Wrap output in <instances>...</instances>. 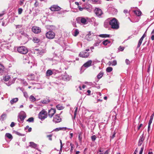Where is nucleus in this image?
Instances as JSON below:
<instances>
[{
  "instance_id": "1",
  "label": "nucleus",
  "mask_w": 154,
  "mask_h": 154,
  "mask_svg": "<svg viewBox=\"0 0 154 154\" xmlns=\"http://www.w3.org/2000/svg\"><path fill=\"white\" fill-rule=\"evenodd\" d=\"M109 24L112 29H117L119 28V23L117 20H110Z\"/></svg>"
},
{
  "instance_id": "2",
  "label": "nucleus",
  "mask_w": 154,
  "mask_h": 154,
  "mask_svg": "<svg viewBox=\"0 0 154 154\" xmlns=\"http://www.w3.org/2000/svg\"><path fill=\"white\" fill-rule=\"evenodd\" d=\"M38 118L42 121L44 120L47 117V113L45 110H42L38 115Z\"/></svg>"
},
{
  "instance_id": "3",
  "label": "nucleus",
  "mask_w": 154,
  "mask_h": 154,
  "mask_svg": "<svg viewBox=\"0 0 154 154\" xmlns=\"http://www.w3.org/2000/svg\"><path fill=\"white\" fill-rule=\"evenodd\" d=\"M26 117V115L25 113L23 111L21 112L18 116V121L19 122L23 123Z\"/></svg>"
},
{
  "instance_id": "4",
  "label": "nucleus",
  "mask_w": 154,
  "mask_h": 154,
  "mask_svg": "<svg viewBox=\"0 0 154 154\" xmlns=\"http://www.w3.org/2000/svg\"><path fill=\"white\" fill-rule=\"evenodd\" d=\"M17 51L19 53L23 54H26L28 51L27 48L24 46L18 47Z\"/></svg>"
},
{
  "instance_id": "5",
  "label": "nucleus",
  "mask_w": 154,
  "mask_h": 154,
  "mask_svg": "<svg viewBox=\"0 0 154 154\" xmlns=\"http://www.w3.org/2000/svg\"><path fill=\"white\" fill-rule=\"evenodd\" d=\"M45 35L48 38L52 39L54 38L55 34V33L52 31H49L46 33Z\"/></svg>"
},
{
  "instance_id": "6",
  "label": "nucleus",
  "mask_w": 154,
  "mask_h": 154,
  "mask_svg": "<svg viewBox=\"0 0 154 154\" xmlns=\"http://www.w3.org/2000/svg\"><path fill=\"white\" fill-rule=\"evenodd\" d=\"M60 114L55 115L53 118V121L55 123H58L61 121L62 119L60 115Z\"/></svg>"
},
{
  "instance_id": "7",
  "label": "nucleus",
  "mask_w": 154,
  "mask_h": 154,
  "mask_svg": "<svg viewBox=\"0 0 154 154\" xmlns=\"http://www.w3.org/2000/svg\"><path fill=\"white\" fill-rule=\"evenodd\" d=\"M34 51L37 54L42 55L46 52V50L45 49H43L42 48H35L34 49Z\"/></svg>"
},
{
  "instance_id": "8",
  "label": "nucleus",
  "mask_w": 154,
  "mask_h": 154,
  "mask_svg": "<svg viewBox=\"0 0 154 154\" xmlns=\"http://www.w3.org/2000/svg\"><path fill=\"white\" fill-rule=\"evenodd\" d=\"M94 35V34L91 31L88 32V34L85 36V39L88 41H90L92 40L93 36Z\"/></svg>"
},
{
  "instance_id": "9",
  "label": "nucleus",
  "mask_w": 154,
  "mask_h": 154,
  "mask_svg": "<svg viewBox=\"0 0 154 154\" xmlns=\"http://www.w3.org/2000/svg\"><path fill=\"white\" fill-rule=\"evenodd\" d=\"M58 70H56L55 69H53L52 70L51 69H48L46 72V75L47 76H49L53 74H55L58 72Z\"/></svg>"
},
{
  "instance_id": "10",
  "label": "nucleus",
  "mask_w": 154,
  "mask_h": 154,
  "mask_svg": "<svg viewBox=\"0 0 154 154\" xmlns=\"http://www.w3.org/2000/svg\"><path fill=\"white\" fill-rule=\"evenodd\" d=\"M94 12L96 15L99 17H100L103 13L102 10L98 8H96L94 10Z\"/></svg>"
},
{
  "instance_id": "11",
  "label": "nucleus",
  "mask_w": 154,
  "mask_h": 154,
  "mask_svg": "<svg viewBox=\"0 0 154 154\" xmlns=\"http://www.w3.org/2000/svg\"><path fill=\"white\" fill-rule=\"evenodd\" d=\"M32 31L35 33L38 34L41 32L40 28L36 26H33L32 28Z\"/></svg>"
},
{
  "instance_id": "12",
  "label": "nucleus",
  "mask_w": 154,
  "mask_h": 154,
  "mask_svg": "<svg viewBox=\"0 0 154 154\" xmlns=\"http://www.w3.org/2000/svg\"><path fill=\"white\" fill-rule=\"evenodd\" d=\"M55 113V109L52 108L50 110H49L48 111V116L50 118H52Z\"/></svg>"
},
{
  "instance_id": "13",
  "label": "nucleus",
  "mask_w": 154,
  "mask_h": 154,
  "mask_svg": "<svg viewBox=\"0 0 154 154\" xmlns=\"http://www.w3.org/2000/svg\"><path fill=\"white\" fill-rule=\"evenodd\" d=\"M89 53L87 52L83 51L79 54V56L83 58H87L89 55Z\"/></svg>"
},
{
  "instance_id": "14",
  "label": "nucleus",
  "mask_w": 154,
  "mask_h": 154,
  "mask_svg": "<svg viewBox=\"0 0 154 154\" xmlns=\"http://www.w3.org/2000/svg\"><path fill=\"white\" fill-rule=\"evenodd\" d=\"M50 8L52 11H58L61 9L60 7L56 5L51 6Z\"/></svg>"
},
{
  "instance_id": "15",
  "label": "nucleus",
  "mask_w": 154,
  "mask_h": 154,
  "mask_svg": "<svg viewBox=\"0 0 154 154\" xmlns=\"http://www.w3.org/2000/svg\"><path fill=\"white\" fill-rule=\"evenodd\" d=\"M92 63V62L91 60H89L83 64L82 68H83L84 67L86 68H88L91 65Z\"/></svg>"
},
{
  "instance_id": "16",
  "label": "nucleus",
  "mask_w": 154,
  "mask_h": 154,
  "mask_svg": "<svg viewBox=\"0 0 154 154\" xmlns=\"http://www.w3.org/2000/svg\"><path fill=\"white\" fill-rule=\"evenodd\" d=\"M144 140V138L143 137V134H142L140 137L139 139L138 146H140L142 144Z\"/></svg>"
},
{
  "instance_id": "17",
  "label": "nucleus",
  "mask_w": 154,
  "mask_h": 154,
  "mask_svg": "<svg viewBox=\"0 0 154 154\" xmlns=\"http://www.w3.org/2000/svg\"><path fill=\"white\" fill-rule=\"evenodd\" d=\"M62 79L64 81H68L71 79V76H70L66 74L63 75Z\"/></svg>"
},
{
  "instance_id": "18",
  "label": "nucleus",
  "mask_w": 154,
  "mask_h": 154,
  "mask_svg": "<svg viewBox=\"0 0 154 154\" xmlns=\"http://www.w3.org/2000/svg\"><path fill=\"white\" fill-rule=\"evenodd\" d=\"M50 102V100L49 99V97H46L44 98L43 100H42L41 103L44 104H46Z\"/></svg>"
},
{
  "instance_id": "19",
  "label": "nucleus",
  "mask_w": 154,
  "mask_h": 154,
  "mask_svg": "<svg viewBox=\"0 0 154 154\" xmlns=\"http://www.w3.org/2000/svg\"><path fill=\"white\" fill-rule=\"evenodd\" d=\"M78 23L81 24H86L88 23L87 20H76Z\"/></svg>"
},
{
  "instance_id": "20",
  "label": "nucleus",
  "mask_w": 154,
  "mask_h": 154,
  "mask_svg": "<svg viewBox=\"0 0 154 154\" xmlns=\"http://www.w3.org/2000/svg\"><path fill=\"white\" fill-rule=\"evenodd\" d=\"M133 11L134 12V13L138 17L140 16L142 14V12L139 10Z\"/></svg>"
},
{
  "instance_id": "21",
  "label": "nucleus",
  "mask_w": 154,
  "mask_h": 154,
  "mask_svg": "<svg viewBox=\"0 0 154 154\" xmlns=\"http://www.w3.org/2000/svg\"><path fill=\"white\" fill-rule=\"evenodd\" d=\"M84 9L88 11L91 12L92 10V6L91 5H90L88 7L86 6L85 7Z\"/></svg>"
},
{
  "instance_id": "22",
  "label": "nucleus",
  "mask_w": 154,
  "mask_h": 154,
  "mask_svg": "<svg viewBox=\"0 0 154 154\" xmlns=\"http://www.w3.org/2000/svg\"><path fill=\"white\" fill-rule=\"evenodd\" d=\"M18 100V98H15L12 99L11 100H10V103L12 105L14 103H15L17 102Z\"/></svg>"
},
{
  "instance_id": "23",
  "label": "nucleus",
  "mask_w": 154,
  "mask_h": 154,
  "mask_svg": "<svg viewBox=\"0 0 154 154\" xmlns=\"http://www.w3.org/2000/svg\"><path fill=\"white\" fill-rule=\"evenodd\" d=\"M47 28L49 29V31H52L56 29V27L53 25L48 26Z\"/></svg>"
},
{
  "instance_id": "24",
  "label": "nucleus",
  "mask_w": 154,
  "mask_h": 154,
  "mask_svg": "<svg viewBox=\"0 0 154 154\" xmlns=\"http://www.w3.org/2000/svg\"><path fill=\"white\" fill-rule=\"evenodd\" d=\"M32 41L34 43H38L40 42V40L38 38L35 37L33 38Z\"/></svg>"
},
{
  "instance_id": "25",
  "label": "nucleus",
  "mask_w": 154,
  "mask_h": 154,
  "mask_svg": "<svg viewBox=\"0 0 154 154\" xmlns=\"http://www.w3.org/2000/svg\"><path fill=\"white\" fill-rule=\"evenodd\" d=\"M79 33V30L77 29H75L74 31L73 35L75 36H76Z\"/></svg>"
},
{
  "instance_id": "26",
  "label": "nucleus",
  "mask_w": 154,
  "mask_h": 154,
  "mask_svg": "<svg viewBox=\"0 0 154 154\" xmlns=\"http://www.w3.org/2000/svg\"><path fill=\"white\" fill-rule=\"evenodd\" d=\"M56 107L57 109L60 110L63 109L64 108V107L60 105L59 104L56 106Z\"/></svg>"
},
{
  "instance_id": "27",
  "label": "nucleus",
  "mask_w": 154,
  "mask_h": 154,
  "mask_svg": "<svg viewBox=\"0 0 154 154\" xmlns=\"http://www.w3.org/2000/svg\"><path fill=\"white\" fill-rule=\"evenodd\" d=\"M109 65L115 66L117 64V62L116 60H114L112 62H109Z\"/></svg>"
},
{
  "instance_id": "28",
  "label": "nucleus",
  "mask_w": 154,
  "mask_h": 154,
  "mask_svg": "<svg viewBox=\"0 0 154 154\" xmlns=\"http://www.w3.org/2000/svg\"><path fill=\"white\" fill-rule=\"evenodd\" d=\"M100 36L102 38L110 37H111L110 35L106 34H101L100 35Z\"/></svg>"
},
{
  "instance_id": "29",
  "label": "nucleus",
  "mask_w": 154,
  "mask_h": 154,
  "mask_svg": "<svg viewBox=\"0 0 154 154\" xmlns=\"http://www.w3.org/2000/svg\"><path fill=\"white\" fill-rule=\"evenodd\" d=\"M30 146H32V147L35 148L37 147V145L33 142H30Z\"/></svg>"
},
{
  "instance_id": "30",
  "label": "nucleus",
  "mask_w": 154,
  "mask_h": 154,
  "mask_svg": "<svg viewBox=\"0 0 154 154\" xmlns=\"http://www.w3.org/2000/svg\"><path fill=\"white\" fill-rule=\"evenodd\" d=\"M78 138L79 142L81 143H82V134L81 132L79 134Z\"/></svg>"
},
{
  "instance_id": "31",
  "label": "nucleus",
  "mask_w": 154,
  "mask_h": 154,
  "mask_svg": "<svg viewBox=\"0 0 154 154\" xmlns=\"http://www.w3.org/2000/svg\"><path fill=\"white\" fill-rule=\"evenodd\" d=\"M29 99L30 101L33 102L36 100V98L32 95H31L29 97Z\"/></svg>"
},
{
  "instance_id": "32",
  "label": "nucleus",
  "mask_w": 154,
  "mask_h": 154,
  "mask_svg": "<svg viewBox=\"0 0 154 154\" xmlns=\"http://www.w3.org/2000/svg\"><path fill=\"white\" fill-rule=\"evenodd\" d=\"M67 128L66 127H63V128H57L55 129V131H57L60 130H66V129Z\"/></svg>"
},
{
  "instance_id": "33",
  "label": "nucleus",
  "mask_w": 154,
  "mask_h": 154,
  "mask_svg": "<svg viewBox=\"0 0 154 154\" xmlns=\"http://www.w3.org/2000/svg\"><path fill=\"white\" fill-rule=\"evenodd\" d=\"M110 43V42L108 40H106L103 42V44L105 45H107Z\"/></svg>"
},
{
  "instance_id": "34",
  "label": "nucleus",
  "mask_w": 154,
  "mask_h": 154,
  "mask_svg": "<svg viewBox=\"0 0 154 154\" xmlns=\"http://www.w3.org/2000/svg\"><path fill=\"white\" fill-rule=\"evenodd\" d=\"M5 136L9 139H12L13 137L11 134L10 133H7L5 134Z\"/></svg>"
},
{
  "instance_id": "35",
  "label": "nucleus",
  "mask_w": 154,
  "mask_h": 154,
  "mask_svg": "<svg viewBox=\"0 0 154 154\" xmlns=\"http://www.w3.org/2000/svg\"><path fill=\"white\" fill-rule=\"evenodd\" d=\"M10 78V77L8 75L5 76L3 78V80L5 81H8Z\"/></svg>"
},
{
  "instance_id": "36",
  "label": "nucleus",
  "mask_w": 154,
  "mask_h": 154,
  "mask_svg": "<svg viewBox=\"0 0 154 154\" xmlns=\"http://www.w3.org/2000/svg\"><path fill=\"white\" fill-rule=\"evenodd\" d=\"M103 72H100L97 75V78L98 79H100L101 78L103 75Z\"/></svg>"
},
{
  "instance_id": "37",
  "label": "nucleus",
  "mask_w": 154,
  "mask_h": 154,
  "mask_svg": "<svg viewBox=\"0 0 154 154\" xmlns=\"http://www.w3.org/2000/svg\"><path fill=\"white\" fill-rule=\"evenodd\" d=\"M112 70V68L111 67H108L106 69V71L107 72H110Z\"/></svg>"
},
{
  "instance_id": "38",
  "label": "nucleus",
  "mask_w": 154,
  "mask_h": 154,
  "mask_svg": "<svg viewBox=\"0 0 154 154\" xmlns=\"http://www.w3.org/2000/svg\"><path fill=\"white\" fill-rule=\"evenodd\" d=\"M13 132L14 134L19 136H23L24 135V134H22L19 133V132L16 131H13Z\"/></svg>"
},
{
  "instance_id": "39",
  "label": "nucleus",
  "mask_w": 154,
  "mask_h": 154,
  "mask_svg": "<svg viewBox=\"0 0 154 154\" xmlns=\"http://www.w3.org/2000/svg\"><path fill=\"white\" fill-rule=\"evenodd\" d=\"M34 119L33 117H30L26 121L30 122H34Z\"/></svg>"
},
{
  "instance_id": "40",
  "label": "nucleus",
  "mask_w": 154,
  "mask_h": 154,
  "mask_svg": "<svg viewBox=\"0 0 154 154\" xmlns=\"http://www.w3.org/2000/svg\"><path fill=\"white\" fill-rule=\"evenodd\" d=\"M4 69V66L3 65L0 64V72H2Z\"/></svg>"
},
{
  "instance_id": "41",
  "label": "nucleus",
  "mask_w": 154,
  "mask_h": 154,
  "mask_svg": "<svg viewBox=\"0 0 154 154\" xmlns=\"http://www.w3.org/2000/svg\"><path fill=\"white\" fill-rule=\"evenodd\" d=\"M6 115L5 114H3L1 116V118L2 120H3L5 118Z\"/></svg>"
},
{
  "instance_id": "42",
  "label": "nucleus",
  "mask_w": 154,
  "mask_h": 154,
  "mask_svg": "<svg viewBox=\"0 0 154 154\" xmlns=\"http://www.w3.org/2000/svg\"><path fill=\"white\" fill-rule=\"evenodd\" d=\"M125 49V48L121 46H120L118 48V50L120 51H123Z\"/></svg>"
},
{
  "instance_id": "43",
  "label": "nucleus",
  "mask_w": 154,
  "mask_h": 154,
  "mask_svg": "<svg viewBox=\"0 0 154 154\" xmlns=\"http://www.w3.org/2000/svg\"><path fill=\"white\" fill-rule=\"evenodd\" d=\"M77 111H78V107H76L75 108V112L74 113V119H75L76 117V113H77Z\"/></svg>"
},
{
  "instance_id": "44",
  "label": "nucleus",
  "mask_w": 154,
  "mask_h": 154,
  "mask_svg": "<svg viewBox=\"0 0 154 154\" xmlns=\"http://www.w3.org/2000/svg\"><path fill=\"white\" fill-rule=\"evenodd\" d=\"M96 139V137L95 135H94L91 137V139L92 141H95Z\"/></svg>"
},
{
  "instance_id": "45",
  "label": "nucleus",
  "mask_w": 154,
  "mask_h": 154,
  "mask_svg": "<svg viewBox=\"0 0 154 154\" xmlns=\"http://www.w3.org/2000/svg\"><path fill=\"white\" fill-rule=\"evenodd\" d=\"M26 60H27V61H28V57H26V58H24L23 59V62L25 63H29V62H28L27 61H26Z\"/></svg>"
},
{
  "instance_id": "46",
  "label": "nucleus",
  "mask_w": 154,
  "mask_h": 154,
  "mask_svg": "<svg viewBox=\"0 0 154 154\" xmlns=\"http://www.w3.org/2000/svg\"><path fill=\"white\" fill-rule=\"evenodd\" d=\"M23 11V9L21 8H19L18 9V13L19 14H21Z\"/></svg>"
},
{
  "instance_id": "47",
  "label": "nucleus",
  "mask_w": 154,
  "mask_h": 154,
  "mask_svg": "<svg viewBox=\"0 0 154 154\" xmlns=\"http://www.w3.org/2000/svg\"><path fill=\"white\" fill-rule=\"evenodd\" d=\"M23 95L24 97L27 98L28 97V94L26 92H23Z\"/></svg>"
},
{
  "instance_id": "48",
  "label": "nucleus",
  "mask_w": 154,
  "mask_h": 154,
  "mask_svg": "<svg viewBox=\"0 0 154 154\" xmlns=\"http://www.w3.org/2000/svg\"><path fill=\"white\" fill-rule=\"evenodd\" d=\"M52 134H50V135H48L47 136V137L50 140H52Z\"/></svg>"
},
{
  "instance_id": "49",
  "label": "nucleus",
  "mask_w": 154,
  "mask_h": 154,
  "mask_svg": "<svg viewBox=\"0 0 154 154\" xmlns=\"http://www.w3.org/2000/svg\"><path fill=\"white\" fill-rule=\"evenodd\" d=\"M142 41H143L142 40L140 39L137 45V48H139L140 46V45L141 44Z\"/></svg>"
},
{
  "instance_id": "50",
  "label": "nucleus",
  "mask_w": 154,
  "mask_h": 154,
  "mask_svg": "<svg viewBox=\"0 0 154 154\" xmlns=\"http://www.w3.org/2000/svg\"><path fill=\"white\" fill-rule=\"evenodd\" d=\"M123 12L125 14H127L128 15H129V12H128V11L127 10H126V9L124 10Z\"/></svg>"
},
{
  "instance_id": "51",
  "label": "nucleus",
  "mask_w": 154,
  "mask_h": 154,
  "mask_svg": "<svg viewBox=\"0 0 154 154\" xmlns=\"http://www.w3.org/2000/svg\"><path fill=\"white\" fill-rule=\"evenodd\" d=\"M112 10L113 11L114 14H116L117 12V10L114 8H112Z\"/></svg>"
},
{
  "instance_id": "52",
  "label": "nucleus",
  "mask_w": 154,
  "mask_h": 154,
  "mask_svg": "<svg viewBox=\"0 0 154 154\" xmlns=\"http://www.w3.org/2000/svg\"><path fill=\"white\" fill-rule=\"evenodd\" d=\"M144 149V146H142L140 151L139 154H142Z\"/></svg>"
},
{
  "instance_id": "53",
  "label": "nucleus",
  "mask_w": 154,
  "mask_h": 154,
  "mask_svg": "<svg viewBox=\"0 0 154 154\" xmlns=\"http://www.w3.org/2000/svg\"><path fill=\"white\" fill-rule=\"evenodd\" d=\"M24 0H20L19 4L20 5H22L23 4V2Z\"/></svg>"
},
{
  "instance_id": "54",
  "label": "nucleus",
  "mask_w": 154,
  "mask_h": 154,
  "mask_svg": "<svg viewBox=\"0 0 154 154\" xmlns=\"http://www.w3.org/2000/svg\"><path fill=\"white\" fill-rule=\"evenodd\" d=\"M60 151L61 150H62V148L63 146L62 141L60 140Z\"/></svg>"
},
{
  "instance_id": "55",
  "label": "nucleus",
  "mask_w": 154,
  "mask_h": 154,
  "mask_svg": "<svg viewBox=\"0 0 154 154\" xmlns=\"http://www.w3.org/2000/svg\"><path fill=\"white\" fill-rule=\"evenodd\" d=\"M125 63L127 64H129L130 63V61L128 59L125 60Z\"/></svg>"
},
{
  "instance_id": "56",
  "label": "nucleus",
  "mask_w": 154,
  "mask_h": 154,
  "mask_svg": "<svg viewBox=\"0 0 154 154\" xmlns=\"http://www.w3.org/2000/svg\"><path fill=\"white\" fill-rule=\"evenodd\" d=\"M78 8L79 10L81 11H83V9H84V8H82L81 6H79Z\"/></svg>"
},
{
  "instance_id": "57",
  "label": "nucleus",
  "mask_w": 154,
  "mask_h": 154,
  "mask_svg": "<svg viewBox=\"0 0 154 154\" xmlns=\"http://www.w3.org/2000/svg\"><path fill=\"white\" fill-rule=\"evenodd\" d=\"M15 125V124L13 122H12L11 123V125H10V126L11 127H13Z\"/></svg>"
},
{
  "instance_id": "58",
  "label": "nucleus",
  "mask_w": 154,
  "mask_h": 154,
  "mask_svg": "<svg viewBox=\"0 0 154 154\" xmlns=\"http://www.w3.org/2000/svg\"><path fill=\"white\" fill-rule=\"evenodd\" d=\"M34 5L35 7H37L38 5V3L37 1H35V3L34 4Z\"/></svg>"
},
{
  "instance_id": "59",
  "label": "nucleus",
  "mask_w": 154,
  "mask_h": 154,
  "mask_svg": "<svg viewBox=\"0 0 154 154\" xmlns=\"http://www.w3.org/2000/svg\"><path fill=\"white\" fill-rule=\"evenodd\" d=\"M142 126H143V124H140V125H139V126L138 127V128H137L138 130H139L140 129V128L141 127H142Z\"/></svg>"
},
{
  "instance_id": "60",
  "label": "nucleus",
  "mask_w": 154,
  "mask_h": 154,
  "mask_svg": "<svg viewBox=\"0 0 154 154\" xmlns=\"http://www.w3.org/2000/svg\"><path fill=\"white\" fill-rule=\"evenodd\" d=\"M22 26V25H16V28H20Z\"/></svg>"
},
{
  "instance_id": "61",
  "label": "nucleus",
  "mask_w": 154,
  "mask_h": 154,
  "mask_svg": "<svg viewBox=\"0 0 154 154\" xmlns=\"http://www.w3.org/2000/svg\"><path fill=\"white\" fill-rule=\"evenodd\" d=\"M29 66L30 67V68H31L32 66L33 65V64L32 62H31V63H29Z\"/></svg>"
},
{
  "instance_id": "62",
  "label": "nucleus",
  "mask_w": 154,
  "mask_h": 154,
  "mask_svg": "<svg viewBox=\"0 0 154 154\" xmlns=\"http://www.w3.org/2000/svg\"><path fill=\"white\" fill-rule=\"evenodd\" d=\"M70 146H71V148H73V149H74V144L72 143H70Z\"/></svg>"
},
{
  "instance_id": "63",
  "label": "nucleus",
  "mask_w": 154,
  "mask_h": 154,
  "mask_svg": "<svg viewBox=\"0 0 154 154\" xmlns=\"http://www.w3.org/2000/svg\"><path fill=\"white\" fill-rule=\"evenodd\" d=\"M152 121L149 120L148 123V127H150V125L152 123Z\"/></svg>"
},
{
  "instance_id": "64",
  "label": "nucleus",
  "mask_w": 154,
  "mask_h": 154,
  "mask_svg": "<svg viewBox=\"0 0 154 154\" xmlns=\"http://www.w3.org/2000/svg\"><path fill=\"white\" fill-rule=\"evenodd\" d=\"M109 152V150H107L105 152V153H104V154H108Z\"/></svg>"
}]
</instances>
